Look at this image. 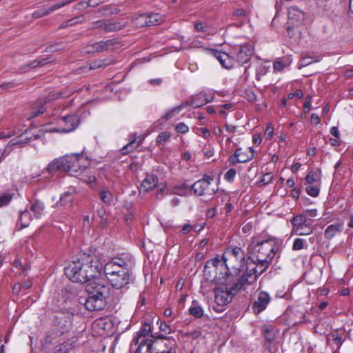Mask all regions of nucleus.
Segmentation results:
<instances>
[{
    "mask_svg": "<svg viewBox=\"0 0 353 353\" xmlns=\"http://www.w3.org/2000/svg\"><path fill=\"white\" fill-rule=\"evenodd\" d=\"M222 259L214 257L208 260L204 267L205 274H209L212 281L219 284H225L229 278L230 270L234 272L244 270L245 253L241 248H229L223 253Z\"/></svg>",
    "mask_w": 353,
    "mask_h": 353,
    "instance_id": "nucleus-1",
    "label": "nucleus"
},
{
    "mask_svg": "<svg viewBox=\"0 0 353 353\" xmlns=\"http://www.w3.org/2000/svg\"><path fill=\"white\" fill-rule=\"evenodd\" d=\"M102 270L103 263L96 256L83 255L68 264L65 268V274L72 282L83 283L99 277Z\"/></svg>",
    "mask_w": 353,
    "mask_h": 353,
    "instance_id": "nucleus-2",
    "label": "nucleus"
},
{
    "mask_svg": "<svg viewBox=\"0 0 353 353\" xmlns=\"http://www.w3.org/2000/svg\"><path fill=\"white\" fill-rule=\"evenodd\" d=\"M250 247L253 260L259 263V272H263L274 257L279 244L274 237H271L265 240H254Z\"/></svg>",
    "mask_w": 353,
    "mask_h": 353,
    "instance_id": "nucleus-3",
    "label": "nucleus"
},
{
    "mask_svg": "<svg viewBox=\"0 0 353 353\" xmlns=\"http://www.w3.org/2000/svg\"><path fill=\"white\" fill-rule=\"evenodd\" d=\"M135 265V259L130 253H122L112 257L104 265L103 270L105 275L120 272L121 270L131 271Z\"/></svg>",
    "mask_w": 353,
    "mask_h": 353,
    "instance_id": "nucleus-4",
    "label": "nucleus"
},
{
    "mask_svg": "<svg viewBox=\"0 0 353 353\" xmlns=\"http://www.w3.org/2000/svg\"><path fill=\"white\" fill-rule=\"evenodd\" d=\"M62 159L65 163V171L75 176L81 175V170H85L90 166L89 160L83 154H68L62 157Z\"/></svg>",
    "mask_w": 353,
    "mask_h": 353,
    "instance_id": "nucleus-5",
    "label": "nucleus"
},
{
    "mask_svg": "<svg viewBox=\"0 0 353 353\" xmlns=\"http://www.w3.org/2000/svg\"><path fill=\"white\" fill-rule=\"evenodd\" d=\"M313 221L307 217L305 214L294 216L292 219L293 232L297 235H309L313 231Z\"/></svg>",
    "mask_w": 353,
    "mask_h": 353,
    "instance_id": "nucleus-6",
    "label": "nucleus"
},
{
    "mask_svg": "<svg viewBox=\"0 0 353 353\" xmlns=\"http://www.w3.org/2000/svg\"><path fill=\"white\" fill-rule=\"evenodd\" d=\"M213 181L214 177L212 176L205 174L202 179L194 182L190 186V189L198 196L214 194L216 190L214 188H210V185Z\"/></svg>",
    "mask_w": 353,
    "mask_h": 353,
    "instance_id": "nucleus-7",
    "label": "nucleus"
},
{
    "mask_svg": "<svg viewBox=\"0 0 353 353\" xmlns=\"http://www.w3.org/2000/svg\"><path fill=\"white\" fill-rule=\"evenodd\" d=\"M253 47L248 43L236 45L231 50V53L234 55L236 62L240 65L248 62L253 54Z\"/></svg>",
    "mask_w": 353,
    "mask_h": 353,
    "instance_id": "nucleus-8",
    "label": "nucleus"
},
{
    "mask_svg": "<svg viewBox=\"0 0 353 353\" xmlns=\"http://www.w3.org/2000/svg\"><path fill=\"white\" fill-rule=\"evenodd\" d=\"M130 272L131 271L122 270L120 272H114L112 274H106L105 276L113 288L116 289H122L130 283Z\"/></svg>",
    "mask_w": 353,
    "mask_h": 353,
    "instance_id": "nucleus-9",
    "label": "nucleus"
},
{
    "mask_svg": "<svg viewBox=\"0 0 353 353\" xmlns=\"http://www.w3.org/2000/svg\"><path fill=\"white\" fill-rule=\"evenodd\" d=\"M57 121L59 124L64 123V126L58 128H53L52 130H50V132H70L75 130L80 123L79 117L74 114L62 116L60 118L57 119Z\"/></svg>",
    "mask_w": 353,
    "mask_h": 353,
    "instance_id": "nucleus-10",
    "label": "nucleus"
},
{
    "mask_svg": "<svg viewBox=\"0 0 353 353\" xmlns=\"http://www.w3.org/2000/svg\"><path fill=\"white\" fill-rule=\"evenodd\" d=\"M85 290L88 294L106 298L109 288L99 277H97L88 282Z\"/></svg>",
    "mask_w": 353,
    "mask_h": 353,
    "instance_id": "nucleus-11",
    "label": "nucleus"
},
{
    "mask_svg": "<svg viewBox=\"0 0 353 353\" xmlns=\"http://www.w3.org/2000/svg\"><path fill=\"white\" fill-rule=\"evenodd\" d=\"M159 340L142 339L141 336L134 337L131 342V347L138 345L134 353H156L155 344Z\"/></svg>",
    "mask_w": 353,
    "mask_h": 353,
    "instance_id": "nucleus-12",
    "label": "nucleus"
},
{
    "mask_svg": "<svg viewBox=\"0 0 353 353\" xmlns=\"http://www.w3.org/2000/svg\"><path fill=\"white\" fill-rule=\"evenodd\" d=\"M254 157V150L252 147L243 150L238 148L234 153L229 157V162L232 165H236L237 163H246L251 161Z\"/></svg>",
    "mask_w": 353,
    "mask_h": 353,
    "instance_id": "nucleus-13",
    "label": "nucleus"
},
{
    "mask_svg": "<svg viewBox=\"0 0 353 353\" xmlns=\"http://www.w3.org/2000/svg\"><path fill=\"white\" fill-rule=\"evenodd\" d=\"M271 301L270 295L265 292L260 291L256 292L254 300L252 305V312L255 314H259L264 311Z\"/></svg>",
    "mask_w": 353,
    "mask_h": 353,
    "instance_id": "nucleus-14",
    "label": "nucleus"
},
{
    "mask_svg": "<svg viewBox=\"0 0 353 353\" xmlns=\"http://www.w3.org/2000/svg\"><path fill=\"white\" fill-rule=\"evenodd\" d=\"M214 294L215 301L219 306H224L230 303L234 295V292L225 285L216 287L214 289Z\"/></svg>",
    "mask_w": 353,
    "mask_h": 353,
    "instance_id": "nucleus-15",
    "label": "nucleus"
},
{
    "mask_svg": "<svg viewBox=\"0 0 353 353\" xmlns=\"http://www.w3.org/2000/svg\"><path fill=\"white\" fill-rule=\"evenodd\" d=\"M119 42L117 39H111L107 41H101L89 46L87 52L94 53L103 51L113 50L118 48Z\"/></svg>",
    "mask_w": 353,
    "mask_h": 353,
    "instance_id": "nucleus-16",
    "label": "nucleus"
},
{
    "mask_svg": "<svg viewBox=\"0 0 353 353\" xmlns=\"http://www.w3.org/2000/svg\"><path fill=\"white\" fill-rule=\"evenodd\" d=\"M62 97L61 92H50L47 97L44 99H39L37 103L34 105L32 107V110L31 112L30 118L36 117L41 114H43L45 111V108L43 104H47L50 103L53 100H56Z\"/></svg>",
    "mask_w": 353,
    "mask_h": 353,
    "instance_id": "nucleus-17",
    "label": "nucleus"
},
{
    "mask_svg": "<svg viewBox=\"0 0 353 353\" xmlns=\"http://www.w3.org/2000/svg\"><path fill=\"white\" fill-rule=\"evenodd\" d=\"M176 342L173 338L163 337L161 335V339L156 342V353H176Z\"/></svg>",
    "mask_w": 353,
    "mask_h": 353,
    "instance_id": "nucleus-18",
    "label": "nucleus"
},
{
    "mask_svg": "<svg viewBox=\"0 0 353 353\" xmlns=\"http://www.w3.org/2000/svg\"><path fill=\"white\" fill-rule=\"evenodd\" d=\"M214 97V92L213 90H203L198 94L192 97V103H191V106L194 108H198L212 101Z\"/></svg>",
    "mask_w": 353,
    "mask_h": 353,
    "instance_id": "nucleus-19",
    "label": "nucleus"
},
{
    "mask_svg": "<svg viewBox=\"0 0 353 353\" xmlns=\"http://www.w3.org/2000/svg\"><path fill=\"white\" fill-rule=\"evenodd\" d=\"M106 298L99 297L89 294L86 299L84 305L88 311H96L103 310L106 305Z\"/></svg>",
    "mask_w": 353,
    "mask_h": 353,
    "instance_id": "nucleus-20",
    "label": "nucleus"
},
{
    "mask_svg": "<svg viewBox=\"0 0 353 353\" xmlns=\"http://www.w3.org/2000/svg\"><path fill=\"white\" fill-rule=\"evenodd\" d=\"M212 54L223 68L230 69L234 66L236 60L231 51L227 53L213 50Z\"/></svg>",
    "mask_w": 353,
    "mask_h": 353,
    "instance_id": "nucleus-21",
    "label": "nucleus"
},
{
    "mask_svg": "<svg viewBox=\"0 0 353 353\" xmlns=\"http://www.w3.org/2000/svg\"><path fill=\"white\" fill-rule=\"evenodd\" d=\"M259 263L254 260L252 263L245 265V273L243 275L246 276V279L249 281V284L254 282L258 276L261 275L263 272H259Z\"/></svg>",
    "mask_w": 353,
    "mask_h": 353,
    "instance_id": "nucleus-22",
    "label": "nucleus"
},
{
    "mask_svg": "<svg viewBox=\"0 0 353 353\" xmlns=\"http://www.w3.org/2000/svg\"><path fill=\"white\" fill-rule=\"evenodd\" d=\"M30 131L26 130L24 132H23L21 134H20L18 137L12 139L9 142V145H17V146H23L26 143H30L33 138L30 136ZM40 137L39 134H36L34 136V139H37Z\"/></svg>",
    "mask_w": 353,
    "mask_h": 353,
    "instance_id": "nucleus-23",
    "label": "nucleus"
},
{
    "mask_svg": "<svg viewBox=\"0 0 353 353\" xmlns=\"http://www.w3.org/2000/svg\"><path fill=\"white\" fill-rule=\"evenodd\" d=\"M158 183V178L154 174H147L142 183L141 184L140 190L143 192H148L154 188Z\"/></svg>",
    "mask_w": 353,
    "mask_h": 353,
    "instance_id": "nucleus-24",
    "label": "nucleus"
},
{
    "mask_svg": "<svg viewBox=\"0 0 353 353\" xmlns=\"http://www.w3.org/2000/svg\"><path fill=\"white\" fill-rule=\"evenodd\" d=\"M46 170L51 175H53L57 171L65 172V163L63 161L62 157L54 159L49 163Z\"/></svg>",
    "mask_w": 353,
    "mask_h": 353,
    "instance_id": "nucleus-25",
    "label": "nucleus"
},
{
    "mask_svg": "<svg viewBox=\"0 0 353 353\" xmlns=\"http://www.w3.org/2000/svg\"><path fill=\"white\" fill-rule=\"evenodd\" d=\"M343 227V224L340 222L330 225L325 230V237L328 239L333 238L342 231Z\"/></svg>",
    "mask_w": 353,
    "mask_h": 353,
    "instance_id": "nucleus-26",
    "label": "nucleus"
},
{
    "mask_svg": "<svg viewBox=\"0 0 353 353\" xmlns=\"http://www.w3.org/2000/svg\"><path fill=\"white\" fill-rule=\"evenodd\" d=\"M30 210L34 213V216L38 219L43 214L45 206L41 201L35 200L31 203Z\"/></svg>",
    "mask_w": 353,
    "mask_h": 353,
    "instance_id": "nucleus-27",
    "label": "nucleus"
},
{
    "mask_svg": "<svg viewBox=\"0 0 353 353\" xmlns=\"http://www.w3.org/2000/svg\"><path fill=\"white\" fill-rule=\"evenodd\" d=\"M190 314L196 318H201L203 315V310L197 301L194 300L189 308Z\"/></svg>",
    "mask_w": 353,
    "mask_h": 353,
    "instance_id": "nucleus-28",
    "label": "nucleus"
},
{
    "mask_svg": "<svg viewBox=\"0 0 353 353\" xmlns=\"http://www.w3.org/2000/svg\"><path fill=\"white\" fill-rule=\"evenodd\" d=\"M321 175L320 172L310 170L305 176L307 184L321 183Z\"/></svg>",
    "mask_w": 353,
    "mask_h": 353,
    "instance_id": "nucleus-29",
    "label": "nucleus"
},
{
    "mask_svg": "<svg viewBox=\"0 0 353 353\" xmlns=\"http://www.w3.org/2000/svg\"><path fill=\"white\" fill-rule=\"evenodd\" d=\"M124 26H125V25L121 22L105 21V26L104 31L105 32L117 31V30H121Z\"/></svg>",
    "mask_w": 353,
    "mask_h": 353,
    "instance_id": "nucleus-30",
    "label": "nucleus"
},
{
    "mask_svg": "<svg viewBox=\"0 0 353 353\" xmlns=\"http://www.w3.org/2000/svg\"><path fill=\"white\" fill-rule=\"evenodd\" d=\"M190 189L189 185L183 182L179 184L175 185L171 190V193L174 194H178L180 196H184L186 194V191Z\"/></svg>",
    "mask_w": 353,
    "mask_h": 353,
    "instance_id": "nucleus-31",
    "label": "nucleus"
},
{
    "mask_svg": "<svg viewBox=\"0 0 353 353\" xmlns=\"http://www.w3.org/2000/svg\"><path fill=\"white\" fill-rule=\"evenodd\" d=\"M52 61V60L50 57L40 59H35L34 61H30L29 63L24 65L23 66V68H37V66H43L45 65H46L47 63H49Z\"/></svg>",
    "mask_w": 353,
    "mask_h": 353,
    "instance_id": "nucleus-32",
    "label": "nucleus"
},
{
    "mask_svg": "<svg viewBox=\"0 0 353 353\" xmlns=\"http://www.w3.org/2000/svg\"><path fill=\"white\" fill-rule=\"evenodd\" d=\"M246 284H249V281L246 279L245 275H241V277L238 279V281L234 283V285L229 288L230 290H232L234 292V294L241 289H243V286Z\"/></svg>",
    "mask_w": 353,
    "mask_h": 353,
    "instance_id": "nucleus-33",
    "label": "nucleus"
},
{
    "mask_svg": "<svg viewBox=\"0 0 353 353\" xmlns=\"http://www.w3.org/2000/svg\"><path fill=\"white\" fill-rule=\"evenodd\" d=\"M30 220V212L28 210H26L21 212L17 223L20 224L21 228H26L29 225Z\"/></svg>",
    "mask_w": 353,
    "mask_h": 353,
    "instance_id": "nucleus-34",
    "label": "nucleus"
},
{
    "mask_svg": "<svg viewBox=\"0 0 353 353\" xmlns=\"http://www.w3.org/2000/svg\"><path fill=\"white\" fill-rule=\"evenodd\" d=\"M93 326L103 330H108L112 327V323L106 318H101L94 321Z\"/></svg>",
    "mask_w": 353,
    "mask_h": 353,
    "instance_id": "nucleus-35",
    "label": "nucleus"
},
{
    "mask_svg": "<svg viewBox=\"0 0 353 353\" xmlns=\"http://www.w3.org/2000/svg\"><path fill=\"white\" fill-rule=\"evenodd\" d=\"M147 17L148 26L159 25L163 21V16L158 13H147Z\"/></svg>",
    "mask_w": 353,
    "mask_h": 353,
    "instance_id": "nucleus-36",
    "label": "nucleus"
},
{
    "mask_svg": "<svg viewBox=\"0 0 353 353\" xmlns=\"http://www.w3.org/2000/svg\"><path fill=\"white\" fill-rule=\"evenodd\" d=\"M139 145L136 144V137L132 135V139L130 142L121 149V152L123 154H127L133 151Z\"/></svg>",
    "mask_w": 353,
    "mask_h": 353,
    "instance_id": "nucleus-37",
    "label": "nucleus"
},
{
    "mask_svg": "<svg viewBox=\"0 0 353 353\" xmlns=\"http://www.w3.org/2000/svg\"><path fill=\"white\" fill-rule=\"evenodd\" d=\"M290 65V61L287 59H279L273 63V68L275 72H281Z\"/></svg>",
    "mask_w": 353,
    "mask_h": 353,
    "instance_id": "nucleus-38",
    "label": "nucleus"
},
{
    "mask_svg": "<svg viewBox=\"0 0 353 353\" xmlns=\"http://www.w3.org/2000/svg\"><path fill=\"white\" fill-rule=\"evenodd\" d=\"M321 183L307 184L305 188L306 192L311 196L316 197L320 191Z\"/></svg>",
    "mask_w": 353,
    "mask_h": 353,
    "instance_id": "nucleus-39",
    "label": "nucleus"
},
{
    "mask_svg": "<svg viewBox=\"0 0 353 353\" xmlns=\"http://www.w3.org/2000/svg\"><path fill=\"white\" fill-rule=\"evenodd\" d=\"M78 176H80L81 180L88 183L91 186L96 183V177L93 175L88 174V172H86V169L85 170H81V174Z\"/></svg>",
    "mask_w": 353,
    "mask_h": 353,
    "instance_id": "nucleus-40",
    "label": "nucleus"
},
{
    "mask_svg": "<svg viewBox=\"0 0 353 353\" xmlns=\"http://www.w3.org/2000/svg\"><path fill=\"white\" fill-rule=\"evenodd\" d=\"M321 59V57L320 56L304 57L300 61L299 68L305 67L312 63L319 62Z\"/></svg>",
    "mask_w": 353,
    "mask_h": 353,
    "instance_id": "nucleus-41",
    "label": "nucleus"
},
{
    "mask_svg": "<svg viewBox=\"0 0 353 353\" xmlns=\"http://www.w3.org/2000/svg\"><path fill=\"white\" fill-rule=\"evenodd\" d=\"M72 195L70 192H65L61 194L59 202L61 205L70 207L72 202Z\"/></svg>",
    "mask_w": 353,
    "mask_h": 353,
    "instance_id": "nucleus-42",
    "label": "nucleus"
},
{
    "mask_svg": "<svg viewBox=\"0 0 353 353\" xmlns=\"http://www.w3.org/2000/svg\"><path fill=\"white\" fill-rule=\"evenodd\" d=\"M151 332V325L148 323H144L142 325V327L140 330L137 333V336L135 337L141 336L142 339H148L146 336H148Z\"/></svg>",
    "mask_w": 353,
    "mask_h": 353,
    "instance_id": "nucleus-43",
    "label": "nucleus"
},
{
    "mask_svg": "<svg viewBox=\"0 0 353 353\" xmlns=\"http://www.w3.org/2000/svg\"><path fill=\"white\" fill-rule=\"evenodd\" d=\"M55 10H57V8H54V5H53L52 6L50 7L48 9H41V10H37L34 11L32 13V17L36 19L41 18L42 17L48 15L49 14L52 13V12H54Z\"/></svg>",
    "mask_w": 353,
    "mask_h": 353,
    "instance_id": "nucleus-44",
    "label": "nucleus"
},
{
    "mask_svg": "<svg viewBox=\"0 0 353 353\" xmlns=\"http://www.w3.org/2000/svg\"><path fill=\"white\" fill-rule=\"evenodd\" d=\"M263 333L266 340L272 341L275 339L277 332L272 327H264L263 328Z\"/></svg>",
    "mask_w": 353,
    "mask_h": 353,
    "instance_id": "nucleus-45",
    "label": "nucleus"
},
{
    "mask_svg": "<svg viewBox=\"0 0 353 353\" xmlns=\"http://www.w3.org/2000/svg\"><path fill=\"white\" fill-rule=\"evenodd\" d=\"M110 64L107 60H97L91 62L89 65L90 70H95L99 68H105Z\"/></svg>",
    "mask_w": 353,
    "mask_h": 353,
    "instance_id": "nucleus-46",
    "label": "nucleus"
},
{
    "mask_svg": "<svg viewBox=\"0 0 353 353\" xmlns=\"http://www.w3.org/2000/svg\"><path fill=\"white\" fill-rule=\"evenodd\" d=\"M70 349L71 345L68 343H61L54 347V353H68Z\"/></svg>",
    "mask_w": 353,
    "mask_h": 353,
    "instance_id": "nucleus-47",
    "label": "nucleus"
},
{
    "mask_svg": "<svg viewBox=\"0 0 353 353\" xmlns=\"http://www.w3.org/2000/svg\"><path fill=\"white\" fill-rule=\"evenodd\" d=\"M180 112L179 111V108L176 107H174L171 109H169L168 111L165 112V114L162 116V119L165 121H168L176 117Z\"/></svg>",
    "mask_w": 353,
    "mask_h": 353,
    "instance_id": "nucleus-48",
    "label": "nucleus"
},
{
    "mask_svg": "<svg viewBox=\"0 0 353 353\" xmlns=\"http://www.w3.org/2000/svg\"><path fill=\"white\" fill-rule=\"evenodd\" d=\"M171 134L169 132H161L157 137V143L163 145L170 139Z\"/></svg>",
    "mask_w": 353,
    "mask_h": 353,
    "instance_id": "nucleus-49",
    "label": "nucleus"
},
{
    "mask_svg": "<svg viewBox=\"0 0 353 353\" xmlns=\"http://www.w3.org/2000/svg\"><path fill=\"white\" fill-rule=\"evenodd\" d=\"M100 198L105 203L110 204L112 201V194L108 190H102L100 192Z\"/></svg>",
    "mask_w": 353,
    "mask_h": 353,
    "instance_id": "nucleus-50",
    "label": "nucleus"
},
{
    "mask_svg": "<svg viewBox=\"0 0 353 353\" xmlns=\"http://www.w3.org/2000/svg\"><path fill=\"white\" fill-rule=\"evenodd\" d=\"M12 199V194L10 193H3L0 196V208L8 205Z\"/></svg>",
    "mask_w": 353,
    "mask_h": 353,
    "instance_id": "nucleus-51",
    "label": "nucleus"
},
{
    "mask_svg": "<svg viewBox=\"0 0 353 353\" xmlns=\"http://www.w3.org/2000/svg\"><path fill=\"white\" fill-rule=\"evenodd\" d=\"M147 19V13L142 14L135 19L134 23L136 26L140 27L148 26Z\"/></svg>",
    "mask_w": 353,
    "mask_h": 353,
    "instance_id": "nucleus-52",
    "label": "nucleus"
},
{
    "mask_svg": "<svg viewBox=\"0 0 353 353\" xmlns=\"http://www.w3.org/2000/svg\"><path fill=\"white\" fill-rule=\"evenodd\" d=\"M174 129L178 133L181 134H186L189 131L188 125L185 124L184 122H180L176 124Z\"/></svg>",
    "mask_w": 353,
    "mask_h": 353,
    "instance_id": "nucleus-53",
    "label": "nucleus"
},
{
    "mask_svg": "<svg viewBox=\"0 0 353 353\" xmlns=\"http://www.w3.org/2000/svg\"><path fill=\"white\" fill-rule=\"evenodd\" d=\"M305 241L301 238L295 239L293 243V250H300L304 248Z\"/></svg>",
    "mask_w": 353,
    "mask_h": 353,
    "instance_id": "nucleus-54",
    "label": "nucleus"
},
{
    "mask_svg": "<svg viewBox=\"0 0 353 353\" xmlns=\"http://www.w3.org/2000/svg\"><path fill=\"white\" fill-rule=\"evenodd\" d=\"M236 174V170L234 168H230L224 174V179L228 182H232L235 178Z\"/></svg>",
    "mask_w": 353,
    "mask_h": 353,
    "instance_id": "nucleus-55",
    "label": "nucleus"
},
{
    "mask_svg": "<svg viewBox=\"0 0 353 353\" xmlns=\"http://www.w3.org/2000/svg\"><path fill=\"white\" fill-rule=\"evenodd\" d=\"M272 175L271 174H264L261 180L258 181V183L259 185H267L270 183V181L272 180Z\"/></svg>",
    "mask_w": 353,
    "mask_h": 353,
    "instance_id": "nucleus-56",
    "label": "nucleus"
},
{
    "mask_svg": "<svg viewBox=\"0 0 353 353\" xmlns=\"http://www.w3.org/2000/svg\"><path fill=\"white\" fill-rule=\"evenodd\" d=\"M105 20H99L97 21L93 22L90 28L92 29H98L102 28L103 30H105Z\"/></svg>",
    "mask_w": 353,
    "mask_h": 353,
    "instance_id": "nucleus-57",
    "label": "nucleus"
},
{
    "mask_svg": "<svg viewBox=\"0 0 353 353\" xmlns=\"http://www.w3.org/2000/svg\"><path fill=\"white\" fill-rule=\"evenodd\" d=\"M274 134L273 127L270 125H268L264 132V137L266 139H271Z\"/></svg>",
    "mask_w": 353,
    "mask_h": 353,
    "instance_id": "nucleus-58",
    "label": "nucleus"
},
{
    "mask_svg": "<svg viewBox=\"0 0 353 353\" xmlns=\"http://www.w3.org/2000/svg\"><path fill=\"white\" fill-rule=\"evenodd\" d=\"M191 231H192V225H191V224H190L189 223H186L183 224V225L181 226V232L183 234H189Z\"/></svg>",
    "mask_w": 353,
    "mask_h": 353,
    "instance_id": "nucleus-59",
    "label": "nucleus"
},
{
    "mask_svg": "<svg viewBox=\"0 0 353 353\" xmlns=\"http://www.w3.org/2000/svg\"><path fill=\"white\" fill-rule=\"evenodd\" d=\"M159 329L165 334H170L172 331L170 326L165 322H161L160 323Z\"/></svg>",
    "mask_w": 353,
    "mask_h": 353,
    "instance_id": "nucleus-60",
    "label": "nucleus"
},
{
    "mask_svg": "<svg viewBox=\"0 0 353 353\" xmlns=\"http://www.w3.org/2000/svg\"><path fill=\"white\" fill-rule=\"evenodd\" d=\"M78 19H79V18H77V17L71 19L67 21L65 23L61 24V28H66L68 26L75 25L79 22Z\"/></svg>",
    "mask_w": 353,
    "mask_h": 353,
    "instance_id": "nucleus-61",
    "label": "nucleus"
},
{
    "mask_svg": "<svg viewBox=\"0 0 353 353\" xmlns=\"http://www.w3.org/2000/svg\"><path fill=\"white\" fill-rule=\"evenodd\" d=\"M194 27L195 29L199 32H206L208 30L207 26L202 22L196 23Z\"/></svg>",
    "mask_w": 353,
    "mask_h": 353,
    "instance_id": "nucleus-62",
    "label": "nucleus"
},
{
    "mask_svg": "<svg viewBox=\"0 0 353 353\" xmlns=\"http://www.w3.org/2000/svg\"><path fill=\"white\" fill-rule=\"evenodd\" d=\"M14 265L17 268H19L21 269L23 271H26L27 270L29 269V267H28V265L27 264L23 265L21 261H19V260H16L14 261Z\"/></svg>",
    "mask_w": 353,
    "mask_h": 353,
    "instance_id": "nucleus-63",
    "label": "nucleus"
},
{
    "mask_svg": "<svg viewBox=\"0 0 353 353\" xmlns=\"http://www.w3.org/2000/svg\"><path fill=\"white\" fill-rule=\"evenodd\" d=\"M310 121L313 124L318 125L321 122V119L317 114L313 113L310 116Z\"/></svg>",
    "mask_w": 353,
    "mask_h": 353,
    "instance_id": "nucleus-64",
    "label": "nucleus"
}]
</instances>
